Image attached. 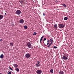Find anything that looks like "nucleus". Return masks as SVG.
<instances>
[{"label": "nucleus", "instance_id": "nucleus-10", "mask_svg": "<svg viewBox=\"0 0 74 74\" xmlns=\"http://www.w3.org/2000/svg\"><path fill=\"white\" fill-rule=\"evenodd\" d=\"M54 28L56 29L55 30H57V24H55L54 25Z\"/></svg>", "mask_w": 74, "mask_h": 74}, {"label": "nucleus", "instance_id": "nucleus-39", "mask_svg": "<svg viewBox=\"0 0 74 74\" xmlns=\"http://www.w3.org/2000/svg\"><path fill=\"white\" fill-rule=\"evenodd\" d=\"M5 15H7V13H5Z\"/></svg>", "mask_w": 74, "mask_h": 74}, {"label": "nucleus", "instance_id": "nucleus-31", "mask_svg": "<svg viewBox=\"0 0 74 74\" xmlns=\"http://www.w3.org/2000/svg\"><path fill=\"white\" fill-rule=\"evenodd\" d=\"M46 39H47L46 38H44V41H45V40H46Z\"/></svg>", "mask_w": 74, "mask_h": 74}, {"label": "nucleus", "instance_id": "nucleus-27", "mask_svg": "<svg viewBox=\"0 0 74 74\" xmlns=\"http://www.w3.org/2000/svg\"><path fill=\"white\" fill-rule=\"evenodd\" d=\"M37 62L38 64H40V61H37Z\"/></svg>", "mask_w": 74, "mask_h": 74}, {"label": "nucleus", "instance_id": "nucleus-29", "mask_svg": "<svg viewBox=\"0 0 74 74\" xmlns=\"http://www.w3.org/2000/svg\"><path fill=\"white\" fill-rule=\"evenodd\" d=\"M8 74H11V72L10 71L8 73Z\"/></svg>", "mask_w": 74, "mask_h": 74}, {"label": "nucleus", "instance_id": "nucleus-21", "mask_svg": "<svg viewBox=\"0 0 74 74\" xmlns=\"http://www.w3.org/2000/svg\"><path fill=\"white\" fill-rule=\"evenodd\" d=\"M62 5H63V6H64V7L65 8L66 7V5H65L64 4H62Z\"/></svg>", "mask_w": 74, "mask_h": 74}, {"label": "nucleus", "instance_id": "nucleus-5", "mask_svg": "<svg viewBox=\"0 0 74 74\" xmlns=\"http://www.w3.org/2000/svg\"><path fill=\"white\" fill-rule=\"evenodd\" d=\"M68 58V57H66V56H63L62 57V59H64V60H67Z\"/></svg>", "mask_w": 74, "mask_h": 74}, {"label": "nucleus", "instance_id": "nucleus-6", "mask_svg": "<svg viewBox=\"0 0 74 74\" xmlns=\"http://www.w3.org/2000/svg\"><path fill=\"white\" fill-rule=\"evenodd\" d=\"M24 21L23 19H21L19 21V23H20L23 24V23H24Z\"/></svg>", "mask_w": 74, "mask_h": 74}, {"label": "nucleus", "instance_id": "nucleus-35", "mask_svg": "<svg viewBox=\"0 0 74 74\" xmlns=\"http://www.w3.org/2000/svg\"><path fill=\"white\" fill-rule=\"evenodd\" d=\"M47 45H49V43L48 42L47 43Z\"/></svg>", "mask_w": 74, "mask_h": 74}, {"label": "nucleus", "instance_id": "nucleus-28", "mask_svg": "<svg viewBox=\"0 0 74 74\" xmlns=\"http://www.w3.org/2000/svg\"><path fill=\"white\" fill-rule=\"evenodd\" d=\"M33 35H36V32L34 33Z\"/></svg>", "mask_w": 74, "mask_h": 74}, {"label": "nucleus", "instance_id": "nucleus-30", "mask_svg": "<svg viewBox=\"0 0 74 74\" xmlns=\"http://www.w3.org/2000/svg\"><path fill=\"white\" fill-rule=\"evenodd\" d=\"M42 39H41V38H40V43L41 42V41H42Z\"/></svg>", "mask_w": 74, "mask_h": 74}, {"label": "nucleus", "instance_id": "nucleus-4", "mask_svg": "<svg viewBox=\"0 0 74 74\" xmlns=\"http://www.w3.org/2000/svg\"><path fill=\"white\" fill-rule=\"evenodd\" d=\"M36 73L38 74H41V73H42V71L41 70H37L36 71Z\"/></svg>", "mask_w": 74, "mask_h": 74}, {"label": "nucleus", "instance_id": "nucleus-32", "mask_svg": "<svg viewBox=\"0 0 74 74\" xmlns=\"http://www.w3.org/2000/svg\"><path fill=\"white\" fill-rule=\"evenodd\" d=\"M44 37V36H42L41 38L42 39V38Z\"/></svg>", "mask_w": 74, "mask_h": 74}, {"label": "nucleus", "instance_id": "nucleus-9", "mask_svg": "<svg viewBox=\"0 0 74 74\" xmlns=\"http://www.w3.org/2000/svg\"><path fill=\"white\" fill-rule=\"evenodd\" d=\"M20 3L21 4H24L25 3V1L24 0H21L20 1Z\"/></svg>", "mask_w": 74, "mask_h": 74}, {"label": "nucleus", "instance_id": "nucleus-38", "mask_svg": "<svg viewBox=\"0 0 74 74\" xmlns=\"http://www.w3.org/2000/svg\"><path fill=\"white\" fill-rule=\"evenodd\" d=\"M0 41H2V39H1L0 40Z\"/></svg>", "mask_w": 74, "mask_h": 74}, {"label": "nucleus", "instance_id": "nucleus-13", "mask_svg": "<svg viewBox=\"0 0 74 74\" xmlns=\"http://www.w3.org/2000/svg\"><path fill=\"white\" fill-rule=\"evenodd\" d=\"M0 58L1 59H3V54H1L0 56Z\"/></svg>", "mask_w": 74, "mask_h": 74}, {"label": "nucleus", "instance_id": "nucleus-33", "mask_svg": "<svg viewBox=\"0 0 74 74\" xmlns=\"http://www.w3.org/2000/svg\"><path fill=\"white\" fill-rule=\"evenodd\" d=\"M49 41H50L49 40H47V42H49Z\"/></svg>", "mask_w": 74, "mask_h": 74}, {"label": "nucleus", "instance_id": "nucleus-1", "mask_svg": "<svg viewBox=\"0 0 74 74\" xmlns=\"http://www.w3.org/2000/svg\"><path fill=\"white\" fill-rule=\"evenodd\" d=\"M59 26L60 29H62L63 28H64V26H65V25H64L63 24H59Z\"/></svg>", "mask_w": 74, "mask_h": 74}, {"label": "nucleus", "instance_id": "nucleus-36", "mask_svg": "<svg viewBox=\"0 0 74 74\" xmlns=\"http://www.w3.org/2000/svg\"><path fill=\"white\" fill-rule=\"evenodd\" d=\"M43 16H45V14H44V13H43Z\"/></svg>", "mask_w": 74, "mask_h": 74}, {"label": "nucleus", "instance_id": "nucleus-16", "mask_svg": "<svg viewBox=\"0 0 74 74\" xmlns=\"http://www.w3.org/2000/svg\"><path fill=\"white\" fill-rule=\"evenodd\" d=\"M10 46H13V43L11 42H10Z\"/></svg>", "mask_w": 74, "mask_h": 74}, {"label": "nucleus", "instance_id": "nucleus-41", "mask_svg": "<svg viewBox=\"0 0 74 74\" xmlns=\"http://www.w3.org/2000/svg\"><path fill=\"white\" fill-rule=\"evenodd\" d=\"M43 44H44V45L45 44V43H44V42H43Z\"/></svg>", "mask_w": 74, "mask_h": 74}, {"label": "nucleus", "instance_id": "nucleus-14", "mask_svg": "<svg viewBox=\"0 0 74 74\" xmlns=\"http://www.w3.org/2000/svg\"><path fill=\"white\" fill-rule=\"evenodd\" d=\"M16 14H17V15H19V10H18L16 11Z\"/></svg>", "mask_w": 74, "mask_h": 74}, {"label": "nucleus", "instance_id": "nucleus-22", "mask_svg": "<svg viewBox=\"0 0 74 74\" xmlns=\"http://www.w3.org/2000/svg\"><path fill=\"white\" fill-rule=\"evenodd\" d=\"M9 69L11 70H12V71H13V69H12V68H11V67L10 66H9Z\"/></svg>", "mask_w": 74, "mask_h": 74}, {"label": "nucleus", "instance_id": "nucleus-11", "mask_svg": "<svg viewBox=\"0 0 74 74\" xmlns=\"http://www.w3.org/2000/svg\"><path fill=\"white\" fill-rule=\"evenodd\" d=\"M50 43L51 44H52L53 42V40H52V39L51 38L50 39Z\"/></svg>", "mask_w": 74, "mask_h": 74}, {"label": "nucleus", "instance_id": "nucleus-40", "mask_svg": "<svg viewBox=\"0 0 74 74\" xmlns=\"http://www.w3.org/2000/svg\"><path fill=\"white\" fill-rule=\"evenodd\" d=\"M66 56H69V54H68L66 55Z\"/></svg>", "mask_w": 74, "mask_h": 74}, {"label": "nucleus", "instance_id": "nucleus-8", "mask_svg": "<svg viewBox=\"0 0 74 74\" xmlns=\"http://www.w3.org/2000/svg\"><path fill=\"white\" fill-rule=\"evenodd\" d=\"M59 74H64V72L63 71H60Z\"/></svg>", "mask_w": 74, "mask_h": 74}, {"label": "nucleus", "instance_id": "nucleus-34", "mask_svg": "<svg viewBox=\"0 0 74 74\" xmlns=\"http://www.w3.org/2000/svg\"><path fill=\"white\" fill-rule=\"evenodd\" d=\"M58 1L57 0H56V3H58Z\"/></svg>", "mask_w": 74, "mask_h": 74}, {"label": "nucleus", "instance_id": "nucleus-26", "mask_svg": "<svg viewBox=\"0 0 74 74\" xmlns=\"http://www.w3.org/2000/svg\"><path fill=\"white\" fill-rule=\"evenodd\" d=\"M53 47L54 48H56H56H58V47H56V46H54Z\"/></svg>", "mask_w": 74, "mask_h": 74}, {"label": "nucleus", "instance_id": "nucleus-7", "mask_svg": "<svg viewBox=\"0 0 74 74\" xmlns=\"http://www.w3.org/2000/svg\"><path fill=\"white\" fill-rule=\"evenodd\" d=\"M4 16L1 14H0V20L2 19L3 18Z\"/></svg>", "mask_w": 74, "mask_h": 74}, {"label": "nucleus", "instance_id": "nucleus-42", "mask_svg": "<svg viewBox=\"0 0 74 74\" xmlns=\"http://www.w3.org/2000/svg\"><path fill=\"white\" fill-rule=\"evenodd\" d=\"M0 74H2L1 73H0Z\"/></svg>", "mask_w": 74, "mask_h": 74}, {"label": "nucleus", "instance_id": "nucleus-17", "mask_svg": "<svg viewBox=\"0 0 74 74\" xmlns=\"http://www.w3.org/2000/svg\"><path fill=\"white\" fill-rule=\"evenodd\" d=\"M15 70L16 71H17V72H19V69L18 68H16V69H15Z\"/></svg>", "mask_w": 74, "mask_h": 74}, {"label": "nucleus", "instance_id": "nucleus-3", "mask_svg": "<svg viewBox=\"0 0 74 74\" xmlns=\"http://www.w3.org/2000/svg\"><path fill=\"white\" fill-rule=\"evenodd\" d=\"M25 56L27 58H29L30 57V54L29 53H27L25 55Z\"/></svg>", "mask_w": 74, "mask_h": 74}, {"label": "nucleus", "instance_id": "nucleus-24", "mask_svg": "<svg viewBox=\"0 0 74 74\" xmlns=\"http://www.w3.org/2000/svg\"><path fill=\"white\" fill-rule=\"evenodd\" d=\"M67 54H66V53H65L64 54V56H66Z\"/></svg>", "mask_w": 74, "mask_h": 74}, {"label": "nucleus", "instance_id": "nucleus-19", "mask_svg": "<svg viewBox=\"0 0 74 74\" xmlns=\"http://www.w3.org/2000/svg\"><path fill=\"white\" fill-rule=\"evenodd\" d=\"M24 29H27V27L26 25H25L24 26Z\"/></svg>", "mask_w": 74, "mask_h": 74}, {"label": "nucleus", "instance_id": "nucleus-23", "mask_svg": "<svg viewBox=\"0 0 74 74\" xmlns=\"http://www.w3.org/2000/svg\"><path fill=\"white\" fill-rule=\"evenodd\" d=\"M51 43L48 46H47V47H51Z\"/></svg>", "mask_w": 74, "mask_h": 74}, {"label": "nucleus", "instance_id": "nucleus-37", "mask_svg": "<svg viewBox=\"0 0 74 74\" xmlns=\"http://www.w3.org/2000/svg\"><path fill=\"white\" fill-rule=\"evenodd\" d=\"M45 45V47H47V45H45H45Z\"/></svg>", "mask_w": 74, "mask_h": 74}, {"label": "nucleus", "instance_id": "nucleus-25", "mask_svg": "<svg viewBox=\"0 0 74 74\" xmlns=\"http://www.w3.org/2000/svg\"><path fill=\"white\" fill-rule=\"evenodd\" d=\"M21 11L19 10V14H21Z\"/></svg>", "mask_w": 74, "mask_h": 74}, {"label": "nucleus", "instance_id": "nucleus-15", "mask_svg": "<svg viewBox=\"0 0 74 74\" xmlns=\"http://www.w3.org/2000/svg\"><path fill=\"white\" fill-rule=\"evenodd\" d=\"M67 19H68V18L67 17H65L64 18V21H66V20H67Z\"/></svg>", "mask_w": 74, "mask_h": 74}, {"label": "nucleus", "instance_id": "nucleus-20", "mask_svg": "<svg viewBox=\"0 0 74 74\" xmlns=\"http://www.w3.org/2000/svg\"><path fill=\"white\" fill-rule=\"evenodd\" d=\"M36 66L37 67H38V66H40V64H36Z\"/></svg>", "mask_w": 74, "mask_h": 74}, {"label": "nucleus", "instance_id": "nucleus-12", "mask_svg": "<svg viewBox=\"0 0 74 74\" xmlns=\"http://www.w3.org/2000/svg\"><path fill=\"white\" fill-rule=\"evenodd\" d=\"M13 65L15 67H18V65L17 64H14Z\"/></svg>", "mask_w": 74, "mask_h": 74}, {"label": "nucleus", "instance_id": "nucleus-2", "mask_svg": "<svg viewBox=\"0 0 74 74\" xmlns=\"http://www.w3.org/2000/svg\"><path fill=\"white\" fill-rule=\"evenodd\" d=\"M27 45L28 47L29 48H31L32 47L31 46V43L30 42H28L27 43Z\"/></svg>", "mask_w": 74, "mask_h": 74}, {"label": "nucleus", "instance_id": "nucleus-18", "mask_svg": "<svg viewBox=\"0 0 74 74\" xmlns=\"http://www.w3.org/2000/svg\"><path fill=\"white\" fill-rule=\"evenodd\" d=\"M53 71L52 69H51L50 71V72L51 73H53Z\"/></svg>", "mask_w": 74, "mask_h": 74}]
</instances>
